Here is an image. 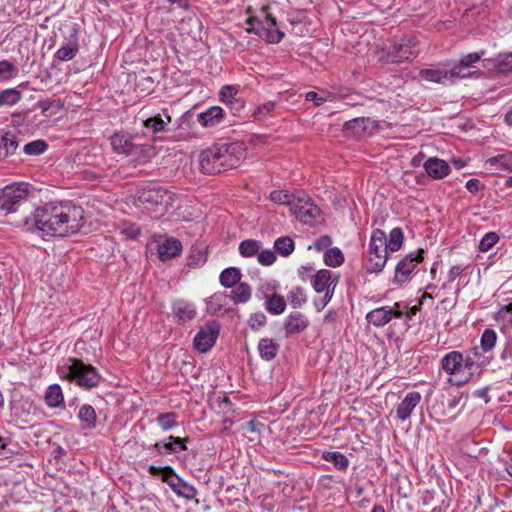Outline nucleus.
I'll use <instances>...</instances> for the list:
<instances>
[{
	"label": "nucleus",
	"mask_w": 512,
	"mask_h": 512,
	"mask_svg": "<svg viewBox=\"0 0 512 512\" xmlns=\"http://www.w3.org/2000/svg\"><path fill=\"white\" fill-rule=\"evenodd\" d=\"M83 225L84 210L70 201L49 202L24 216L26 230H37L43 236L68 237L78 233Z\"/></svg>",
	"instance_id": "nucleus-1"
},
{
	"label": "nucleus",
	"mask_w": 512,
	"mask_h": 512,
	"mask_svg": "<svg viewBox=\"0 0 512 512\" xmlns=\"http://www.w3.org/2000/svg\"><path fill=\"white\" fill-rule=\"evenodd\" d=\"M174 202V194L161 187L142 188L137 190L135 205L153 218L164 215Z\"/></svg>",
	"instance_id": "nucleus-2"
},
{
	"label": "nucleus",
	"mask_w": 512,
	"mask_h": 512,
	"mask_svg": "<svg viewBox=\"0 0 512 512\" xmlns=\"http://www.w3.org/2000/svg\"><path fill=\"white\" fill-rule=\"evenodd\" d=\"M70 364L57 367V372L61 378L75 382L78 386L85 389L97 387L102 379L97 369L91 364H85L80 359H69Z\"/></svg>",
	"instance_id": "nucleus-3"
},
{
	"label": "nucleus",
	"mask_w": 512,
	"mask_h": 512,
	"mask_svg": "<svg viewBox=\"0 0 512 512\" xmlns=\"http://www.w3.org/2000/svg\"><path fill=\"white\" fill-rule=\"evenodd\" d=\"M472 361L459 351H451L444 355L440 361V368L451 376L450 382L462 386L472 379Z\"/></svg>",
	"instance_id": "nucleus-4"
},
{
	"label": "nucleus",
	"mask_w": 512,
	"mask_h": 512,
	"mask_svg": "<svg viewBox=\"0 0 512 512\" xmlns=\"http://www.w3.org/2000/svg\"><path fill=\"white\" fill-rule=\"evenodd\" d=\"M27 185H8L0 195V210L9 213L20 212L22 214V223L24 224V216L30 215V203L28 200Z\"/></svg>",
	"instance_id": "nucleus-5"
},
{
	"label": "nucleus",
	"mask_w": 512,
	"mask_h": 512,
	"mask_svg": "<svg viewBox=\"0 0 512 512\" xmlns=\"http://www.w3.org/2000/svg\"><path fill=\"white\" fill-rule=\"evenodd\" d=\"M214 146L222 172L238 167L244 158L243 149L237 143H216Z\"/></svg>",
	"instance_id": "nucleus-6"
},
{
	"label": "nucleus",
	"mask_w": 512,
	"mask_h": 512,
	"mask_svg": "<svg viewBox=\"0 0 512 512\" xmlns=\"http://www.w3.org/2000/svg\"><path fill=\"white\" fill-rule=\"evenodd\" d=\"M419 53L415 37H404L393 43L388 51V58L393 63H401L415 58Z\"/></svg>",
	"instance_id": "nucleus-7"
},
{
	"label": "nucleus",
	"mask_w": 512,
	"mask_h": 512,
	"mask_svg": "<svg viewBox=\"0 0 512 512\" xmlns=\"http://www.w3.org/2000/svg\"><path fill=\"white\" fill-rule=\"evenodd\" d=\"M458 75L459 72H455V70H453L450 62L421 69L419 71V77L421 79L443 85L447 83H455Z\"/></svg>",
	"instance_id": "nucleus-8"
},
{
	"label": "nucleus",
	"mask_w": 512,
	"mask_h": 512,
	"mask_svg": "<svg viewBox=\"0 0 512 512\" xmlns=\"http://www.w3.org/2000/svg\"><path fill=\"white\" fill-rule=\"evenodd\" d=\"M302 223L313 225L320 216V209L306 196H298L290 210Z\"/></svg>",
	"instance_id": "nucleus-9"
},
{
	"label": "nucleus",
	"mask_w": 512,
	"mask_h": 512,
	"mask_svg": "<svg viewBox=\"0 0 512 512\" xmlns=\"http://www.w3.org/2000/svg\"><path fill=\"white\" fill-rule=\"evenodd\" d=\"M424 249L407 254L395 267L394 282L402 285L410 279L411 273L424 259Z\"/></svg>",
	"instance_id": "nucleus-10"
},
{
	"label": "nucleus",
	"mask_w": 512,
	"mask_h": 512,
	"mask_svg": "<svg viewBox=\"0 0 512 512\" xmlns=\"http://www.w3.org/2000/svg\"><path fill=\"white\" fill-rule=\"evenodd\" d=\"M219 336V324L215 321L207 322L194 337V348L201 352H208L215 344Z\"/></svg>",
	"instance_id": "nucleus-11"
},
{
	"label": "nucleus",
	"mask_w": 512,
	"mask_h": 512,
	"mask_svg": "<svg viewBox=\"0 0 512 512\" xmlns=\"http://www.w3.org/2000/svg\"><path fill=\"white\" fill-rule=\"evenodd\" d=\"M376 129H378V123L368 117L354 118L344 124L345 135L353 138L371 135Z\"/></svg>",
	"instance_id": "nucleus-12"
},
{
	"label": "nucleus",
	"mask_w": 512,
	"mask_h": 512,
	"mask_svg": "<svg viewBox=\"0 0 512 512\" xmlns=\"http://www.w3.org/2000/svg\"><path fill=\"white\" fill-rule=\"evenodd\" d=\"M198 161L202 173L208 175L222 173L214 145L201 151Z\"/></svg>",
	"instance_id": "nucleus-13"
},
{
	"label": "nucleus",
	"mask_w": 512,
	"mask_h": 512,
	"mask_svg": "<svg viewBox=\"0 0 512 512\" xmlns=\"http://www.w3.org/2000/svg\"><path fill=\"white\" fill-rule=\"evenodd\" d=\"M188 441L189 438H180L170 435L164 441L152 445V448L156 450L159 455L177 454L187 449L185 443Z\"/></svg>",
	"instance_id": "nucleus-14"
},
{
	"label": "nucleus",
	"mask_w": 512,
	"mask_h": 512,
	"mask_svg": "<svg viewBox=\"0 0 512 512\" xmlns=\"http://www.w3.org/2000/svg\"><path fill=\"white\" fill-rule=\"evenodd\" d=\"M423 168L427 175L434 180H441L451 172L450 165L445 160L437 157L428 158L424 162Z\"/></svg>",
	"instance_id": "nucleus-15"
},
{
	"label": "nucleus",
	"mask_w": 512,
	"mask_h": 512,
	"mask_svg": "<svg viewBox=\"0 0 512 512\" xmlns=\"http://www.w3.org/2000/svg\"><path fill=\"white\" fill-rule=\"evenodd\" d=\"M172 312L176 322L184 324L195 318L196 307L193 303L180 299L173 302Z\"/></svg>",
	"instance_id": "nucleus-16"
},
{
	"label": "nucleus",
	"mask_w": 512,
	"mask_h": 512,
	"mask_svg": "<svg viewBox=\"0 0 512 512\" xmlns=\"http://www.w3.org/2000/svg\"><path fill=\"white\" fill-rule=\"evenodd\" d=\"M420 401L421 394L419 392H409L396 407L397 418L401 421L407 420Z\"/></svg>",
	"instance_id": "nucleus-17"
},
{
	"label": "nucleus",
	"mask_w": 512,
	"mask_h": 512,
	"mask_svg": "<svg viewBox=\"0 0 512 512\" xmlns=\"http://www.w3.org/2000/svg\"><path fill=\"white\" fill-rule=\"evenodd\" d=\"M485 52H473L466 54L461 57L458 63H451V66L455 72H459L457 79H463L471 76L470 72H466L467 69L474 67V64L477 63L483 56Z\"/></svg>",
	"instance_id": "nucleus-18"
},
{
	"label": "nucleus",
	"mask_w": 512,
	"mask_h": 512,
	"mask_svg": "<svg viewBox=\"0 0 512 512\" xmlns=\"http://www.w3.org/2000/svg\"><path fill=\"white\" fill-rule=\"evenodd\" d=\"M308 325L309 321L303 313L299 311L292 312L287 316L284 322L285 334L286 336H290L301 333L308 327Z\"/></svg>",
	"instance_id": "nucleus-19"
},
{
	"label": "nucleus",
	"mask_w": 512,
	"mask_h": 512,
	"mask_svg": "<svg viewBox=\"0 0 512 512\" xmlns=\"http://www.w3.org/2000/svg\"><path fill=\"white\" fill-rule=\"evenodd\" d=\"M224 111L219 106H211L203 112L197 114V121L204 128H211L222 122Z\"/></svg>",
	"instance_id": "nucleus-20"
},
{
	"label": "nucleus",
	"mask_w": 512,
	"mask_h": 512,
	"mask_svg": "<svg viewBox=\"0 0 512 512\" xmlns=\"http://www.w3.org/2000/svg\"><path fill=\"white\" fill-rule=\"evenodd\" d=\"M137 137L124 134V133H115L110 137V144L112 147V150L119 154L124 155L125 157L129 153V150L131 149L132 145L136 141Z\"/></svg>",
	"instance_id": "nucleus-21"
},
{
	"label": "nucleus",
	"mask_w": 512,
	"mask_h": 512,
	"mask_svg": "<svg viewBox=\"0 0 512 512\" xmlns=\"http://www.w3.org/2000/svg\"><path fill=\"white\" fill-rule=\"evenodd\" d=\"M337 280H332V272L326 269L319 270L312 278V286L317 293L334 290Z\"/></svg>",
	"instance_id": "nucleus-22"
},
{
	"label": "nucleus",
	"mask_w": 512,
	"mask_h": 512,
	"mask_svg": "<svg viewBox=\"0 0 512 512\" xmlns=\"http://www.w3.org/2000/svg\"><path fill=\"white\" fill-rule=\"evenodd\" d=\"M158 254L162 261L178 256L182 251V244L175 238H167L158 244Z\"/></svg>",
	"instance_id": "nucleus-23"
},
{
	"label": "nucleus",
	"mask_w": 512,
	"mask_h": 512,
	"mask_svg": "<svg viewBox=\"0 0 512 512\" xmlns=\"http://www.w3.org/2000/svg\"><path fill=\"white\" fill-rule=\"evenodd\" d=\"M78 33L77 29L73 28V33L69 37V42L66 45L61 46L55 53V57L61 61H70L78 53Z\"/></svg>",
	"instance_id": "nucleus-24"
},
{
	"label": "nucleus",
	"mask_w": 512,
	"mask_h": 512,
	"mask_svg": "<svg viewBox=\"0 0 512 512\" xmlns=\"http://www.w3.org/2000/svg\"><path fill=\"white\" fill-rule=\"evenodd\" d=\"M392 318L393 312L390 310V306L379 307L366 314L367 322L377 328L385 326Z\"/></svg>",
	"instance_id": "nucleus-25"
},
{
	"label": "nucleus",
	"mask_w": 512,
	"mask_h": 512,
	"mask_svg": "<svg viewBox=\"0 0 512 512\" xmlns=\"http://www.w3.org/2000/svg\"><path fill=\"white\" fill-rule=\"evenodd\" d=\"M153 156L154 148L151 145L135 141L126 157H129L135 163L143 164Z\"/></svg>",
	"instance_id": "nucleus-26"
},
{
	"label": "nucleus",
	"mask_w": 512,
	"mask_h": 512,
	"mask_svg": "<svg viewBox=\"0 0 512 512\" xmlns=\"http://www.w3.org/2000/svg\"><path fill=\"white\" fill-rule=\"evenodd\" d=\"M266 24L262 25L263 37L268 43L277 44L281 42L285 34L283 31L275 28L277 25L275 17L270 14L266 15Z\"/></svg>",
	"instance_id": "nucleus-27"
},
{
	"label": "nucleus",
	"mask_w": 512,
	"mask_h": 512,
	"mask_svg": "<svg viewBox=\"0 0 512 512\" xmlns=\"http://www.w3.org/2000/svg\"><path fill=\"white\" fill-rule=\"evenodd\" d=\"M170 122V115L168 114L167 110H163V114H158L157 116L145 120L144 126L152 132V135L157 137L159 133L165 131L167 124Z\"/></svg>",
	"instance_id": "nucleus-28"
},
{
	"label": "nucleus",
	"mask_w": 512,
	"mask_h": 512,
	"mask_svg": "<svg viewBox=\"0 0 512 512\" xmlns=\"http://www.w3.org/2000/svg\"><path fill=\"white\" fill-rule=\"evenodd\" d=\"M386 234L383 230L375 229L372 232L369 243V256L375 254L388 255V248L385 247Z\"/></svg>",
	"instance_id": "nucleus-29"
},
{
	"label": "nucleus",
	"mask_w": 512,
	"mask_h": 512,
	"mask_svg": "<svg viewBox=\"0 0 512 512\" xmlns=\"http://www.w3.org/2000/svg\"><path fill=\"white\" fill-rule=\"evenodd\" d=\"M44 401L49 408H58L64 405L62 388L58 384L47 387L44 394Z\"/></svg>",
	"instance_id": "nucleus-30"
},
{
	"label": "nucleus",
	"mask_w": 512,
	"mask_h": 512,
	"mask_svg": "<svg viewBox=\"0 0 512 512\" xmlns=\"http://www.w3.org/2000/svg\"><path fill=\"white\" fill-rule=\"evenodd\" d=\"M78 418L81 421L82 429L92 430L96 428L97 415L92 405H82L78 412Z\"/></svg>",
	"instance_id": "nucleus-31"
},
{
	"label": "nucleus",
	"mask_w": 512,
	"mask_h": 512,
	"mask_svg": "<svg viewBox=\"0 0 512 512\" xmlns=\"http://www.w3.org/2000/svg\"><path fill=\"white\" fill-rule=\"evenodd\" d=\"M19 146L17 137L12 132L5 133L0 138V158H6L13 155Z\"/></svg>",
	"instance_id": "nucleus-32"
},
{
	"label": "nucleus",
	"mask_w": 512,
	"mask_h": 512,
	"mask_svg": "<svg viewBox=\"0 0 512 512\" xmlns=\"http://www.w3.org/2000/svg\"><path fill=\"white\" fill-rule=\"evenodd\" d=\"M279 350V344H277L273 339L263 338L258 343V351L260 357L265 361L273 360Z\"/></svg>",
	"instance_id": "nucleus-33"
},
{
	"label": "nucleus",
	"mask_w": 512,
	"mask_h": 512,
	"mask_svg": "<svg viewBox=\"0 0 512 512\" xmlns=\"http://www.w3.org/2000/svg\"><path fill=\"white\" fill-rule=\"evenodd\" d=\"M242 274L241 271L236 267H229L224 269L220 276L219 281L222 286L226 288H232L236 284L240 283Z\"/></svg>",
	"instance_id": "nucleus-34"
},
{
	"label": "nucleus",
	"mask_w": 512,
	"mask_h": 512,
	"mask_svg": "<svg viewBox=\"0 0 512 512\" xmlns=\"http://www.w3.org/2000/svg\"><path fill=\"white\" fill-rule=\"evenodd\" d=\"M252 294L251 286L248 283L240 282L232 289L230 298L235 304L246 303Z\"/></svg>",
	"instance_id": "nucleus-35"
},
{
	"label": "nucleus",
	"mask_w": 512,
	"mask_h": 512,
	"mask_svg": "<svg viewBox=\"0 0 512 512\" xmlns=\"http://www.w3.org/2000/svg\"><path fill=\"white\" fill-rule=\"evenodd\" d=\"M322 458L334 465V467L340 471H344L349 466V459L341 452L338 451H325L322 454Z\"/></svg>",
	"instance_id": "nucleus-36"
},
{
	"label": "nucleus",
	"mask_w": 512,
	"mask_h": 512,
	"mask_svg": "<svg viewBox=\"0 0 512 512\" xmlns=\"http://www.w3.org/2000/svg\"><path fill=\"white\" fill-rule=\"evenodd\" d=\"M162 481L165 482L176 494L184 483V480L181 479L170 466H165L163 468Z\"/></svg>",
	"instance_id": "nucleus-37"
},
{
	"label": "nucleus",
	"mask_w": 512,
	"mask_h": 512,
	"mask_svg": "<svg viewBox=\"0 0 512 512\" xmlns=\"http://www.w3.org/2000/svg\"><path fill=\"white\" fill-rule=\"evenodd\" d=\"M466 359L471 360L473 363L471 365V372L472 376L474 373L479 370L480 368L486 366L489 364L490 359L489 357H486L482 355V353L479 351L478 347L472 348L466 355Z\"/></svg>",
	"instance_id": "nucleus-38"
},
{
	"label": "nucleus",
	"mask_w": 512,
	"mask_h": 512,
	"mask_svg": "<svg viewBox=\"0 0 512 512\" xmlns=\"http://www.w3.org/2000/svg\"><path fill=\"white\" fill-rule=\"evenodd\" d=\"M208 259V253L205 249L195 247L192 248L188 259H187V265L191 268H198L203 266Z\"/></svg>",
	"instance_id": "nucleus-39"
},
{
	"label": "nucleus",
	"mask_w": 512,
	"mask_h": 512,
	"mask_svg": "<svg viewBox=\"0 0 512 512\" xmlns=\"http://www.w3.org/2000/svg\"><path fill=\"white\" fill-rule=\"evenodd\" d=\"M265 309L273 315L282 314L286 309L285 299L275 293L265 302Z\"/></svg>",
	"instance_id": "nucleus-40"
},
{
	"label": "nucleus",
	"mask_w": 512,
	"mask_h": 512,
	"mask_svg": "<svg viewBox=\"0 0 512 512\" xmlns=\"http://www.w3.org/2000/svg\"><path fill=\"white\" fill-rule=\"evenodd\" d=\"M269 198L275 204L289 206L291 210L292 205L295 203L297 197L293 194H290L288 191L274 190L270 193Z\"/></svg>",
	"instance_id": "nucleus-41"
},
{
	"label": "nucleus",
	"mask_w": 512,
	"mask_h": 512,
	"mask_svg": "<svg viewBox=\"0 0 512 512\" xmlns=\"http://www.w3.org/2000/svg\"><path fill=\"white\" fill-rule=\"evenodd\" d=\"M22 98L21 92L17 88H9L0 92V106H12L18 103Z\"/></svg>",
	"instance_id": "nucleus-42"
},
{
	"label": "nucleus",
	"mask_w": 512,
	"mask_h": 512,
	"mask_svg": "<svg viewBox=\"0 0 512 512\" xmlns=\"http://www.w3.org/2000/svg\"><path fill=\"white\" fill-rule=\"evenodd\" d=\"M403 231L401 228L396 227L391 230L389 239H386L385 247L388 248L391 252L398 251L403 243Z\"/></svg>",
	"instance_id": "nucleus-43"
},
{
	"label": "nucleus",
	"mask_w": 512,
	"mask_h": 512,
	"mask_svg": "<svg viewBox=\"0 0 512 512\" xmlns=\"http://www.w3.org/2000/svg\"><path fill=\"white\" fill-rule=\"evenodd\" d=\"M274 248L282 256H289L295 248L294 241L288 236H282L275 240Z\"/></svg>",
	"instance_id": "nucleus-44"
},
{
	"label": "nucleus",
	"mask_w": 512,
	"mask_h": 512,
	"mask_svg": "<svg viewBox=\"0 0 512 512\" xmlns=\"http://www.w3.org/2000/svg\"><path fill=\"white\" fill-rule=\"evenodd\" d=\"M324 262L327 266L338 267L344 262V255L339 248H330L324 253Z\"/></svg>",
	"instance_id": "nucleus-45"
},
{
	"label": "nucleus",
	"mask_w": 512,
	"mask_h": 512,
	"mask_svg": "<svg viewBox=\"0 0 512 512\" xmlns=\"http://www.w3.org/2000/svg\"><path fill=\"white\" fill-rule=\"evenodd\" d=\"M388 255L375 254L369 256V264L366 267L368 273H380L387 262Z\"/></svg>",
	"instance_id": "nucleus-46"
},
{
	"label": "nucleus",
	"mask_w": 512,
	"mask_h": 512,
	"mask_svg": "<svg viewBox=\"0 0 512 512\" xmlns=\"http://www.w3.org/2000/svg\"><path fill=\"white\" fill-rule=\"evenodd\" d=\"M287 298L293 308H300L307 302L305 291L302 287L299 286L291 289Z\"/></svg>",
	"instance_id": "nucleus-47"
},
{
	"label": "nucleus",
	"mask_w": 512,
	"mask_h": 512,
	"mask_svg": "<svg viewBox=\"0 0 512 512\" xmlns=\"http://www.w3.org/2000/svg\"><path fill=\"white\" fill-rule=\"evenodd\" d=\"M239 97V88L234 85H225L219 92L220 101L227 105L232 104Z\"/></svg>",
	"instance_id": "nucleus-48"
},
{
	"label": "nucleus",
	"mask_w": 512,
	"mask_h": 512,
	"mask_svg": "<svg viewBox=\"0 0 512 512\" xmlns=\"http://www.w3.org/2000/svg\"><path fill=\"white\" fill-rule=\"evenodd\" d=\"M495 67L500 73L512 72V52L500 53L495 59Z\"/></svg>",
	"instance_id": "nucleus-49"
},
{
	"label": "nucleus",
	"mask_w": 512,
	"mask_h": 512,
	"mask_svg": "<svg viewBox=\"0 0 512 512\" xmlns=\"http://www.w3.org/2000/svg\"><path fill=\"white\" fill-rule=\"evenodd\" d=\"M496 169L512 171V153L501 154L489 160Z\"/></svg>",
	"instance_id": "nucleus-50"
},
{
	"label": "nucleus",
	"mask_w": 512,
	"mask_h": 512,
	"mask_svg": "<svg viewBox=\"0 0 512 512\" xmlns=\"http://www.w3.org/2000/svg\"><path fill=\"white\" fill-rule=\"evenodd\" d=\"M119 233L126 239H136L140 235V228L137 224L123 221L118 225Z\"/></svg>",
	"instance_id": "nucleus-51"
},
{
	"label": "nucleus",
	"mask_w": 512,
	"mask_h": 512,
	"mask_svg": "<svg viewBox=\"0 0 512 512\" xmlns=\"http://www.w3.org/2000/svg\"><path fill=\"white\" fill-rule=\"evenodd\" d=\"M260 249V243L254 239H247L240 243L239 253L243 257H252L258 254Z\"/></svg>",
	"instance_id": "nucleus-52"
},
{
	"label": "nucleus",
	"mask_w": 512,
	"mask_h": 512,
	"mask_svg": "<svg viewBox=\"0 0 512 512\" xmlns=\"http://www.w3.org/2000/svg\"><path fill=\"white\" fill-rule=\"evenodd\" d=\"M158 425L164 430L168 431L176 426H178L177 422V414L174 412L161 413L157 417Z\"/></svg>",
	"instance_id": "nucleus-53"
},
{
	"label": "nucleus",
	"mask_w": 512,
	"mask_h": 512,
	"mask_svg": "<svg viewBox=\"0 0 512 512\" xmlns=\"http://www.w3.org/2000/svg\"><path fill=\"white\" fill-rule=\"evenodd\" d=\"M497 334L492 329H485L481 336V348L483 351H490L496 344Z\"/></svg>",
	"instance_id": "nucleus-54"
},
{
	"label": "nucleus",
	"mask_w": 512,
	"mask_h": 512,
	"mask_svg": "<svg viewBox=\"0 0 512 512\" xmlns=\"http://www.w3.org/2000/svg\"><path fill=\"white\" fill-rule=\"evenodd\" d=\"M47 143L44 140H35L27 143L23 150L27 155H40L47 150Z\"/></svg>",
	"instance_id": "nucleus-55"
},
{
	"label": "nucleus",
	"mask_w": 512,
	"mask_h": 512,
	"mask_svg": "<svg viewBox=\"0 0 512 512\" xmlns=\"http://www.w3.org/2000/svg\"><path fill=\"white\" fill-rule=\"evenodd\" d=\"M18 74L17 67L8 60L0 61V78L10 80Z\"/></svg>",
	"instance_id": "nucleus-56"
},
{
	"label": "nucleus",
	"mask_w": 512,
	"mask_h": 512,
	"mask_svg": "<svg viewBox=\"0 0 512 512\" xmlns=\"http://www.w3.org/2000/svg\"><path fill=\"white\" fill-rule=\"evenodd\" d=\"M499 236L495 232L486 233L479 243V251L488 252L497 242Z\"/></svg>",
	"instance_id": "nucleus-57"
},
{
	"label": "nucleus",
	"mask_w": 512,
	"mask_h": 512,
	"mask_svg": "<svg viewBox=\"0 0 512 512\" xmlns=\"http://www.w3.org/2000/svg\"><path fill=\"white\" fill-rule=\"evenodd\" d=\"M276 293V285L273 283H264L260 285L256 292V297L265 302Z\"/></svg>",
	"instance_id": "nucleus-58"
},
{
	"label": "nucleus",
	"mask_w": 512,
	"mask_h": 512,
	"mask_svg": "<svg viewBox=\"0 0 512 512\" xmlns=\"http://www.w3.org/2000/svg\"><path fill=\"white\" fill-rule=\"evenodd\" d=\"M257 259L260 264L269 266L275 262L276 256L272 250L266 249L258 252Z\"/></svg>",
	"instance_id": "nucleus-59"
},
{
	"label": "nucleus",
	"mask_w": 512,
	"mask_h": 512,
	"mask_svg": "<svg viewBox=\"0 0 512 512\" xmlns=\"http://www.w3.org/2000/svg\"><path fill=\"white\" fill-rule=\"evenodd\" d=\"M275 108V102L268 101L262 105H259L253 112V115L258 118H264L269 115Z\"/></svg>",
	"instance_id": "nucleus-60"
},
{
	"label": "nucleus",
	"mask_w": 512,
	"mask_h": 512,
	"mask_svg": "<svg viewBox=\"0 0 512 512\" xmlns=\"http://www.w3.org/2000/svg\"><path fill=\"white\" fill-rule=\"evenodd\" d=\"M177 495L185 499L191 500L196 497L197 490L194 486L184 481L183 485L181 486V489L177 491Z\"/></svg>",
	"instance_id": "nucleus-61"
},
{
	"label": "nucleus",
	"mask_w": 512,
	"mask_h": 512,
	"mask_svg": "<svg viewBox=\"0 0 512 512\" xmlns=\"http://www.w3.org/2000/svg\"><path fill=\"white\" fill-rule=\"evenodd\" d=\"M266 323V316L263 313H255L250 317L249 324L253 330H258Z\"/></svg>",
	"instance_id": "nucleus-62"
},
{
	"label": "nucleus",
	"mask_w": 512,
	"mask_h": 512,
	"mask_svg": "<svg viewBox=\"0 0 512 512\" xmlns=\"http://www.w3.org/2000/svg\"><path fill=\"white\" fill-rule=\"evenodd\" d=\"M305 100L314 102L315 106H321L327 101L326 95H320L314 91H309L305 94Z\"/></svg>",
	"instance_id": "nucleus-63"
},
{
	"label": "nucleus",
	"mask_w": 512,
	"mask_h": 512,
	"mask_svg": "<svg viewBox=\"0 0 512 512\" xmlns=\"http://www.w3.org/2000/svg\"><path fill=\"white\" fill-rule=\"evenodd\" d=\"M465 187L469 192L473 194H476L485 188L484 184L480 180L475 178L468 180L466 182Z\"/></svg>",
	"instance_id": "nucleus-64"
}]
</instances>
